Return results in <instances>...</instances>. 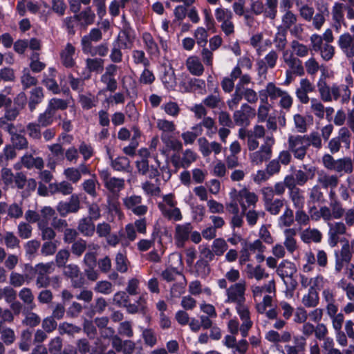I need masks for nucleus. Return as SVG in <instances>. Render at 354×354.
<instances>
[{"label": "nucleus", "instance_id": "1", "mask_svg": "<svg viewBox=\"0 0 354 354\" xmlns=\"http://www.w3.org/2000/svg\"><path fill=\"white\" fill-rule=\"evenodd\" d=\"M246 283L245 281L234 283L230 286L225 290V304L235 305L236 314L240 319L248 320L250 306L246 304Z\"/></svg>", "mask_w": 354, "mask_h": 354}, {"label": "nucleus", "instance_id": "2", "mask_svg": "<svg viewBox=\"0 0 354 354\" xmlns=\"http://www.w3.org/2000/svg\"><path fill=\"white\" fill-rule=\"evenodd\" d=\"M252 297L256 303L255 308L258 313L264 314L266 309L271 307L273 299L276 297L277 288L274 279L263 286L253 284L250 287Z\"/></svg>", "mask_w": 354, "mask_h": 354}, {"label": "nucleus", "instance_id": "3", "mask_svg": "<svg viewBox=\"0 0 354 354\" xmlns=\"http://www.w3.org/2000/svg\"><path fill=\"white\" fill-rule=\"evenodd\" d=\"M275 140L272 134H268L263 140V143L257 150L252 151L249 155L250 160L253 165H260L263 162L270 160L272 156V147Z\"/></svg>", "mask_w": 354, "mask_h": 354}, {"label": "nucleus", "instance_id": "4", "mask_svg": "<svg viewBox=\"0 0 354 354\" xmlns=\"http://www.w3.org/2000/svg\"><path fill=\"white\" fill-rule=\"evenodd\" d=\"M308 141L306 136H290L288 137V149L294 157L299 160H303L308 148Z\"/></svg>", "mask_w": 354, "mask_h": 354}, {"label": "nucleus", "instance_id": "5", "mask_svg": "<svg viewBox=\"0 0 354 354\" xmlns=\"http://www.w3.org/2000/svg\"><path fill=\"white\" fill-rule=\"evenodd\" d=\"M233 193L236 194V200L239 202L243 212H245L247 209L254 208L259 201L258 196L246 188L239 192L234 190L230 194L232 195Z\"/></svg>", "mask_w": 354, "mask_h": 354}, {"label": "nucleus", "instance_id": "6", "mask_svg": "<svg viewBox=\"0 0 354 354\" xmlns=\"http://www.w3.org/2000/svg\"><path fill=\"white\" fill-rule=\"evenodd\" d=\"M249 321L240 319L241 324L239 323L236 317L230 319L227 322V330L232 335H237L240 332L242 337L245 338L248 336L249 331L253 326V322L251 319V312L248 314Z\"/></svg>", "mask_w": 354, "mask_h": 354}, {"label": "nucleus", "instance_id": "7", "mask_svg": "<svg viewBox=\"0 0 354 354\" xmlns=\"http://www.w3.org/2000/svg\"><path fill=\"white\" fill-rule=\"evenodd\" d=\"M198 158L197 153L190 149H185L182 155L178 153H174L171 156V162L173 166L178 168L187 169Z\"/></svg>", "mask_w": 354, "mask_h": 354}, {"label": "nucleus", "instance_id": "8", "mask_svg": "<svg viewBox=\"0 0 354 354\" xmlns=\"http://www.w3.org/2000/svg\"><path fill=\"white\" fill-rule=\"evenodd\" d=\"M328 243L333 248L337 245L340 236L346 233V225L342 221L328 222Z\"/></svg>", "mask_w": 354, "mask_h": 354}, {"label": "nucleus", "instance_id": "9", "mask_svg": "<svg viewBox=\"0 0 354 354\" xmlns=\"http://www.w3.org/2000/svg\"><path fill=\"white\" fill-rule=\"evenodd\" d=\"M142 198L138 195H131L123 198L125 207L136 216H144L148 211V207L142 204Z\"/></svg>", "mask_w": 354, "mask_h": 354}, {"label": "nucleus", "instance_id": "10", "mask_svg": "<svg viewBox=\"0 0 354 354\" xmlns=\"http://www.w3.org/2000/svg\"><path fill=\"white\" fill-rule=\"evenodd\" d=\"M337 44L348 59L354 58V37L351 33L346 32L340 35Z\"/></svg>", "mask_w": 354, "mask_h": 354}, {"label": "nucleus", "instance_id": "11", "mask_svg": "<svg viewBox=\"0 0 354 354\" xmlns=\"http://www.w3.org/2000/svg\"><path fill=\"white\" fill-rule=\"evenodd\" d=\"M282 59L284 63L288 66L287 71L295 73V75L302 76L304 75V68L302 62L295 56L293 53L288 50H284L282 55Z\"/></svg>", "mask_w": 354, "mask_h": 354}, {"label": "nucleus", "instance_id": "12", "mask_svg": "<svg viewBox=\"0 0 354 354\" xmlns=\"http://www.w3.org/2000/svg\"><path fill=\"white\" fill-rule=\"evenodd\" d=\"M279 58L278 53L274 50H271L263 59L257 62V71L259 75L266 76L268 68L275 67Z\"/></svg>", "mask_w": 354, "mask_h": 354}, {"label": "nucleus", "instance_id": "13", "mask_svg": "<svg viewBox=\"0 0 354 354\" xmlns=\"http://www.w3.org/2000/svg\"><path fill=\"white\" fill-rule=\"evenodd\" d=\"M193 227L190 223L177 224L175 226L174 239L178 247H183L189 239Z\"/></svg>", "mask_w": 354, "mask_h": 354}, {"label": "nucleus", "instance_id": "14", "mask_svg": "<svg viewBox=\"0 0 354 354\" xmlns=\"http://www.w3.org/2000/svg\"><path fill=\"white\" fill-rule=\"evenodd\" d=\"M266 131L263 126L256 125L253 130L248 131V148L249 151H254L259 148L258 139L266 138Z\"/></svg>", "mask_w": 354, "mask_h": 354}, {"label": "nucleus", "instance_id": "15", "mask_svg": "<svg viewBox=\"0 0 354 354\" xmlns=\"http://www.w3.org/2000/svg\"><path fill=\"white\" fill-rule=\"evenodd\" d=\"M75 47L71 43H67L61 50L59 56L63 66L66 68H73L75 66Z\"/></svg>", "mask_w": 354, "mask_h": 354}, {"label": "nucleus", "instance_id": "16", "mask_svg": "<svg viewBox=\"0 0 354 354\" xmlns=\"http://www.w3.org/2000/svg\"><path fill=\"white\" fill-rule=\"evenodd\" d=\"M331 101L340 99L342 104L348 103L351 98V91L347 85H337L333 84L331 86Z\"/></svg>", "mask_w": 354, "mask_h": 354}, {"label": "nucleus", "instance_id": "17", "mask_svg": "<svg viewBox=\"0 0 354 354\" xmlns=\"http://www.w3.org/2000/svg\"><path fill=\"white\" fill-rule=\"evenodd\" d=\"M276 272L286 283V278H292L297 272V267L294 263L288 260H283L278 265Z\"/></svg>", "mask_w": 354, "mask_h": 354}, {"label": "nucleus", "instance_id": "18", "mask_svg": "<svg viewBox=\"0 0 354 354\" xmlns=\"http://www.w3.org/2000/svg\"><path fill=\"white\" fill-rule=\"evenodd\" d=\"M64 274L71 279L74 288H80L84 284V279L80 275L77 266L68 264L64 267Z\"/></svg>", "mask_w": 354, "mask_h": 354}, {"label": "nucleus", "instance_id": "19", "mask_svg": "<svg viewBox=\"0 0 354 354\" xmlns=\"http://www.w3.org/2000/svg\"><path fill=\"white\" fill-rule=\"evenodd\" d=\"M141 38L147 53L151 57H158L160 56V49L151 34L145 32L142 34Z\"/></svg>", "mask_w": 354, "mask_h": 354}, {"label": "nucleus", "instance_id": "20", "mask_svg": "<svg viewBox=\"0 0 354 354\" xmlns=\"http://www.w3.org/2000/svg\"><path fill=\"white\" fill-rule=\"evenodd\" d=\"M303 169L304 170L298 169L295 173V179L299 186L304 185L308 180L313 179L315 175V168L314 167L304 165Z\"/></svg>", "mask_w": 354, "mask_h": 354}, {"label": "nucleus", "instance_id": "21", "mask_svg": "<svg viewBox=\"0 0 354 354\" xmlns=\"http://www.w3.org/2000/svg\"><path fill=\"white\" fill-rule=\"evenodd\" d=\"M284 241L283 245L288 252L292 254L298 248L295 236L297 234L296 230L294 228H286L283 231Z\"/></svg>", "mask_w": 354, "mask_h": 354}, {"label": "nucleus", "instance_id": "22", "mask_svg": "<svg viewBox=\"0 0 354 354\" xmlns=\"http://www.w3.org/2000/svg\"><path fill=\"white\" fill-rule=\"evenodd\" d=\"M317 183L324 189H333L338 185L339 178L337 175L321 171L318 174Z\"/></svg>", "mask_w": 354, "mask_h": 354}, {"label": "nucleus", "instance_id": "23", "mask_svg": "<svg viewBox=\"0 0 354 354\" xmlns=\"http://www.w3.org/2000/svg\"><path fill=\"white\" fill-rule=\"evenodd\" d=\"M284 91L276 86V85L270 82L266 86V88L262 89L259 91V96L262 103H267L268 97L269 96L271 99H276L281 95V93Z\"/></svg>", "mask_w": 354, "mask_h": 354}, {"label": "nucleus", "instance_id": "24", "mask_svg": "<svg viewBox=\"0 0 354 354\" xmlns=\"http://www.w3.org/2000/svg\"><path fill=\"white\" fill-rule=\"evenodd\" d=\"M86 68L88 71L84 74V79L91 77V73H101L104 69V59L101 58H87L85 60Z\"/></svg>", "mask_w": 354, "mask_h": 354}, {"label": "nucleus", "instance_id": "25", "mask_svg": "<svg viewBox=\"0 0 354 354\" xmlns=\"http://www.w3.org/2000/svg\"><path fill=\"white\" fill-rule=\"evenodd\" d=\"M80 209V202L77 197L72 196L68 202H60L57 209L61 216H66L70 212H76Z\"/></svg>", "mask_w": 354, "mask_h": 354}, {"label": "nucleus", "instance_id": "26", "mask_svg": "<svg viewBox=\"0 0 354 354\" xmlns=\"http://www.w3.org/2000/svg\"><path fill=\"white\" fill-rule=\"evenodd\" d=\"M203 104L208 109H221L224 105L219 95L218 87L214 88V93L207 95L203 101Z\"/></svg>", "mask_w": 354, "mask_h": 354}, {"label": "nucleus", "instance_id": "27", "mask_svg": "<svg viewBox=\"0 0 354 354\" xmlns=\"http://www.w3.org/2000/svg\"><path fill=\"white\" fill-rule=\"evenodd\" d=\"M21 162L22 165L30 169L33 167L41 170L44 166V162L42 158H34L31 153H26L21 158Z\"/></svg>", "mask_w": 354, "mask_h": 354}, {"label": "nucleus", "instance_id": "28", "mask_svg": "<svg viewBox=\"0 0 354 354\" xmlns=\"http://www.w3.org/2000/svg\"><path fill=\"white\" fill-rule=\"evenodd\" d=\"M291 333L289 331H283L281 333L276 330H270L266 333L265 338L272 343H287L291 340Z\"/></svg>", "mask_w": 354, "mask_h": 354}, {"label": "nucleus", "instance_id": "29", "mask_svg": "<svg viewBox=\"0 0 354 354\" xmlns=\"http://www.w3.org/2000/svg\"><path fill=\"white\" fill-rule=\"evenodd\" d=\"M185 65L188 71L193 75L201 76L204 72V66L197 56L189 57Z\"/></svg>", "mask_w": 354, "mask_h": 354}, {"label": "nucleus", "instance_id": "30", "mask_svg": "<svg viewBox=\"0 0 354 354\" xmlns=\"http://www.w3.org/2000/svg\"><path fill=\"white\" fill-rule=\"evenodd\" d=\"M158 207L162 215L170 221H180L183 219V215L180 209L177 207H165L162 204H158Z\"/></svg>", "mask_w": 354, "mask_h": 354}, {"label": "nucleus", "instance_id": "31", "mask_svg": "<svg viewBox=\"0 0 354 354\" xmlns=\"http://www.w3.org/2000/svg\"><path fill=\"white\" fill-rule=\"evenodd\" d=\"M82 49L84 54L90 55L92 57H105L109 52L108 44L104 43L100 44L97 46L90 44L82 46Z\"/></svg>", "mask_w": 354, "mask_h": 354}, {"label": "nucleus", "instance_id": "32", "mask_svg": "<svg viewBox=\"0 0 354 354\" xmlns=\"http://www.w3.org/2000/svg\"><path fill=\"white\" fill-rule=\"evenodd\" d=\"M246 273L249 279H254L257 281H261L269 277V274L266 272L265 268L260 265L254 266L252 264H248Z\"/></svg>", "mask_w": 354, "mask_h": 354}, {"label": "nucleus", "instance_id": "33", "mask_svg": "<svg viewBox=\"0 0 354 354\" xmlns=\"http://www.w3.org/2000/svg\"><path fill=\"white\" fill-rule=\"evenodd\" d=\"M319 302V297L317 290L309 288L308 292L301 298L302 304L306 308H315Z\"/></svg>", "mask_w": 354, "mask_h": 354}, {"label": "nucleus", "instance_id": "34", "mask_svg": "<svg viewBox=\"0 0 354 354\" xmlns=\"http://www.w3.org/2000/svg\"><path fill=\"white\" fill-rule=\"evenodd\" d=\"M76 15L79 24L83 28H86L95 22V15L89 6Z\"/></svg>", "mask_w": 354, "mask_h": 354}, {"label": "nucleus", "instance_id": "35", "mask_svg": "<svg viewBox=\"0 0 354 354\" xmlns=\"http://www.w3.org/2000/svg\"><path fill=\"white\" fill-rule=\"evenodd\" d=\"M333 170L339 174H351L353 171L352 159L345 157L336 160Z\"/></svg>", "mask_w": 354, "mask_h": 354}, {"label": "nucleus", "instance_id": "36", "mask_svg": "<svg viewBox=\"0 0 354 354\" xmlns=\"http://www.w3.org/2000/svg\"><path fill=\"white\" fill-rule=\"evenodd\" d=\"M243 214L245 216L247 223L250 227H254L257 223L259 219L264 218L266 215L263 210H256L254 208L247 209Z\"/></svg>", "mask_w": 354, "mask_h": 354}, {"label": "nucleus", "instance_id": "37", "mask_svg": "<svg viewBox=\"0 0 354 354\" xmlns=\"http://www.w3.org/2000/svg\"><path fill=\"white\" fill-rule=\"evenodd\" d=\"M161 140L167 149L178 152L183 149V144L180 140L165 133H162Z\"/></svg>", "mask_w": 354, "mask_h": 354}, {"label": "nucleus", "instance_id": "38", "mask_svg": "<svg viewBox=\"0 0 354 354\" xmlns=\"http://www.w3.org/2000/svg\"><path fill=\"white\" fill-rule=\"evenodd\" d=\"M49 76L48 77H45L43 80V84L44 86L50 91H52L54 94H57L60 92V88L54 79L55 77L56 71L53 68H49Z\"/></svg>", "mask_w": 354, "mask_h": 354}, {"label": "nucleus", "instance_id": "39", "mask_svg": "<svg viewBox=\"0 0 354 354\" xmlns=\"http://www.w3.org/2000/svg\"><path fill=\"white\" fill-rule=\"evenodd\" d=\"M290 199L293 203L295 208L303 209L305 204V197L304 196V192L297 189L288 192Z\"/></svg>", "mask_w": 354, "mask_h": 354}, {"label": "nucleus", "instance_id": "40", "mask_svg": "<svg viewBox=\"0 0 354 354\" xmlns=\"http://www.w3.org/2000/svg\"><path fill=\"white\" fill-rule=\"evenodd\" d=\"M49 187L53 192L60 193L63 195H69L73 191L72 185L66 180L62 181L60 183L50 184Z\"/></svg>", "mask_w": 354, "mask_h": 354}, {"label": "nucleus", "instance_id": "41", "mask_svg": "<svg viewBox=\"0 0 354 354\" xmlns=\"http://www.w3.org/2000/svg\"><path fill=\"white\" fill-rule=\"evenodd\" d=\"M102 38V31L99 28H92L87 35H84L81 39V46H84L92 44V42H97Z\"/></svg>", "mask_w": 354, "mask_h": 354}, {"label": "nucleus", "instance_id": "42", "mask_svg": "<svg viewBox=\"0 0 354 354\" xmlns=\"http://www.w3.org/2000/svg\"><path fill=\"white\" fill-rule=\"evenodd\" d=\"M78 230L83 235L91 236L95 232V225L90 218H83L79 222Z\"/></svg>", "mask_w": 354, "mask_h": 354}, {"label": "nucleus", "instance_id": "43", "mask_svg": "<svg viewBox=\"0 0 354 354\" xmlns=\"http://www.w3.org/2000/svg\"><path fill=\"white\" fill-rule=\"evenodd\" d=\"M286 35L287 32L285 30L278 28V31L276 32L273 39V42L277 50H282L283 52L286 50L285 48L288 43Z\"/></svg>", "mask_w": 354, "mask_h": 354}, {"label": "nucleus", "instance_id": "44", "mask_svg": "<svg viewBox=\"0 0 354 354\" xmlns=\"http://www.w3.org/2000/svg\"><path fill=\"white\" fill-rule=\"evenodd\" d=\"M294 120L298 131L299 132H304L306 130L307 126L312 123L313 118L308 115H303L300 113H297L295 115Z\"/></svg>", "mask_w": 354, "mask_h": 354}, {"label": "nucleus", "instance_id": "45", "mask_svg": "<svg viewBox=\"0 0 354 354\" xmlns=\"http://www.w3.org/2000/svg\"><path fill=\"white\" fill-rule=\"evenodd\" d=\"M214 15L216 20L220 23V25L232 20L233 18L232 12L230 9L223 7L217 8L215 10Z\"/></svg>", "mask_w": 354, "mask_h": 354}, {"label": "nucleus", "instance_id": "46", "mask_svg": "<svg viewBox=\"0 0 354 354\" xmlns=\"http://www.w3.org/2000/svg\"><path fill=\"white\" fill-rule=\"evenodd\" d=\"M19 297L28 306V308L30 310H33L35 308L36 306L34 303V295L30 288H23L19 292Z\"/></svg>", "mask_w": 354, "mask_h": 354}, {"label": "nucleus", "instance_id": "47", "mask_svg": "<svg viewBox=\"0 0 354 354\" xmlns=\"http://www.w3.org/2000/svg\"><path fill=\"white\" fill-rule=\"evenodd\" d=\"M124 233L125 236L121 240V244L123 247H127L137 238L136 230L133 223H128L125 225Z\"/></svg>", "mask_w": 354, "mask_h": 354}, {"label": "nucleus", "instance_id": "48", "mask_svg": "<svg viewBox=\"0 0 354 354\" xmlns=\"http://www.w3.org/2000/svg\"><path fill=\"white\" fill-rule=\"evenodd\" d=\"M290 47L295 55L298 57H305L308 56L310 48L297 40H292L290 43Z\"/></svg>", "mask_w": 354, "mask_h": 354}, {"label": "nucleus", "instance_id": "49", "mask_svg": "<svg viewBox=\"0 0 354 354\" xmlns=\"http://www.w3.org/2000/svg\"><path fill=\"white\" fill-rule=\"evenodd\" d=\"M44 98L43 89L41 87H36L30 92L28 106L32 110L36 108V105L39 104Z\"/></svg>", "mask_w": 354, "mask_h": 354}, {"label": "nucleus", "instance_id": "50", "mask_svg": "<svg viewBox=\"0 0 354 354\" xmlns=\"http://www.w3.org/2000/svg\"><path fill=\"white\" fill-rule=\"evenodd\" d=\"M278 0H266L263 15L266 18L274 19L277 13Z\"/></svg>", "mask_w": 354, "mask_h": 354}, {"label": "nucleus", "instance_id": "51", "mask_svg": "<svg viewBox=\"0 0 354 354\" xmlns=\"http://www.w3.org/2000/svg\"><path fill=\"white\" fill-rule=\"evenodd\" d=\"M24 214L22 203H12L8 205L7 215L10 218L18 219L22 217Z\"/></svg>", "mask_w": 354, "mask_h": 354}, {"label": "nucleus", "instance_id": "52", "mask_svg": "<svg viewBox=\"0 0 354 354\" xmlns=\"http://www.w3.org/2000/svg\"><path fill=\"white\" fill-rule=\"evenodd\" d=\"M38 227L41 232V238L43 240L51 241L55 237V232L52 227L48 226V223L41 219L38 223Z\"/></svg>", "mask_w": 354, "mask_h": 354}, {"label": "nucleus", "instance_id": "53", "mask_svg": "<svg viewBox=\"0 0 354 354\" xmlns=\"http://www.w3.org/2000/svg\"><path fill=\"white\" fill-rule=\"evenodd\" d=\"M294 222L293 211L287 207L283 213L279 217L278 225L280 227H290Z\"/></svg>", "mask_w": 354, "mask_h": 354}, {"label": "nucleus", "instance_id": "54", "mask_svg": "<svg viewBox=\"0 0 354 354\" xmlns=\"http://www.w3.org/2000/svg\"><path fill=\"white\" fill-rule=\"evenodd\" d=\"M111 166L116 171H127L130 168V160L125 156H119L112 160Z\"/></svg>", "mask_w": 354, "mask_h": 354}, {"label": "nucleus", "instance_id": "55", "mask_svg": "<svg viewBox=\"0 0 354 354\" xmlns=\"http://www.w3.org/2000/svg\"><path fill=\"white\" fill-rule=\"evenodd\" d=\"M15 175L9 168L3 167L1 169L0 180L3 182L5 188L14 187Z\"/></svg>", "mask_w": 354, "mask_h": 354}, {"label": "nucleus", "instance_id": "56", "mask_svg": "<svg viewBox=\"0 0 354 354\" xmlns=\"http://www.w3.org/2000/svg\"><path fill=\"white\" fill-rule=\"evenodd\" d=\"M297 21V16L291 10H288L281 17V27L286 31L293 26Z\"/></svg>", "mask_w": 354, "mask_h": 354}, {"label": "nucleus", "instance_id": "57", "mask_svg": "<svg viewBox=\"0 0 354 354\" xmlns=\"http://www.w3.org/2000/svg\"><path fill=\"white\" fill-rule=\"evenodd\" d=\"M318 91L321 99L324 102H331V86H328L324 79H320L317 82Z\"/></svg>", "mask_w": 354, "mask_h": 354}, {"label": "nucleus", "instance_id": "58", "mask_svg": "<svg viewBox=\"0 0 354 354\" xmlns=\"http://www.w3.org/2000/svg\"><path fill=\"white\" fill-rule=\"evenodd\" d=\"M284 205V199L275 198L269 203H266L264 206L267 212L272 215H277L281 212Z\"/></svg>", "mask_w": 354, "mask_h": 354}, {"label": "nucleus", "instance_id": "59", "mask_svg": "<svg viewBox=\"0 0 354 354\" xmlns=\"http://www.w3.org/2000/svg\"><path fill=\"white\" fill-rule=\"evenodd\" d=\"M21 83L23 86V88L26 90L31 86H36L37 80L30 74L28 68H24L22 71V75L21 76Z\"/></svg>", "mask_w": 354, "mask_h": 354}, {"label": "nucleus", "instance_id": "60", "mask_svg": "<svg viewBox=\"0 0 354 354\" xmlns=\"http://www.w3.org/2000/svg\"><path fill=\"white\" fill-rule=\"evenodd\" d=\"M79 102L84 109H90L95 106L97 100L91 93L82 94L79 96Z\"/></svg>", "mask_w": 354, "mask_h": 354}, {"label": "nucleus", "instance_id": "61", "mask_svg": "<svg viewBox=\"0 0 354 354\" xmlns=\"http://www.w3.org/2000/svg\"><path fill=\"white\" fill-rule=\"evenodd\" d=\"M302 238L305 242L319 243L322 240V234L317 229L308 228L303 232Z\"/></svg>", "mask_w": 354, "mask_h": 354}, {"label": "nucleus", "instance_id": "62", "mask_svg": "<svg viewBox=\"0 0 354 354\" xmlns=\"http://www.w3.org/2000/svg\"><path fill=\"white\" fill-rule=\"evenodd\" d=\"M212 249L216 256H222L228 249L227 241L223 238H216L212 242Z\"/></svg>", "mask_w": 354, "mask_h": 354}, {"label": "nucleus", "instance_id": "63", "mask_svg": "<svg viewBox=\"0 0 354 354\" xmlns=\"http://www.w3.org/2000/svg\"><path fill=\"white\" fill-rule=\"evenodd\" d=\"M132 59L136 65H142L144 67H149L150 62L146 57L145 53L142 50H133L132 51Z\"/></svg>", "mask_w": 354, "mask_h": 354}, {"label": "nucleus", "instance_id": "64", "mask_svg": "<svg viewBox=\"0 0 354 354\" xmlns=\"http://www.w3.org/2000/svg\"><path fill=\"white\" fill-rule=\"evenodd\" d=\"M156 80L153 72L149 68V67H144L143 71L141 72L138 82L140 84L151 85Z\"/></svg>", "mask_w": 354, "mask_h": 354}]
</instances>
